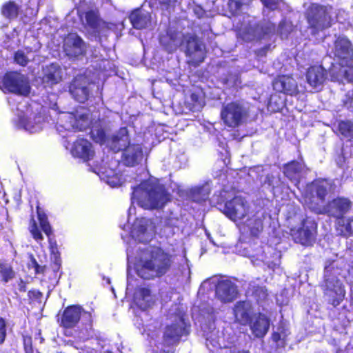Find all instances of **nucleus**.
I'll return each instance as SVG.
<instances>
[{
    "mask_svg": "<svg viewBox=\"0 0 353 353\" xmlns=\"http://www.w3.org/2000/svg\"><path fill=\"white\" fill-rule=\"evenodd\" d=\"M0 275L4 282H8L14 277V272L10 265L0 261Z\"/></svg>",
    "mask_w": 353,
    "mask_h": 353,
    "instance_id": "nucleus-43",
    "label": "nucleus"
},
{
    "mask_svg": "<svg viewBox=\"0 0 353 353\" xmlns=\"http://www.w3.org/2000/svg\"><path fill=\"white\" fill-rule=\"evenodd\" d=\"M333 54L339 61L347 62L353 57V46L345 36H339L334 41Z\"/></svg>",
    "mask_w": 353,
    "mask_h": 353,
    "instance_id": "nucleus-17",
    "label": "nucleus"
},
{
    "mask_svg": "<svg viewBox=\"0 0 353 353\" xmlns=\"http://www.w3.org/2000/svg\"><path fill=\"white\" fill-rule=\"evenodd\" d=\"M6 336V323L3 319L0 318V344H2Z\"/></svg>",
    "mask_w": 353,
    "mask_h": 353,
    "instance_id": "nucleus-51",
    "label": "nucleus"
},
{
    "mask_svg": "<svg viewBox=\"0 0 353 353\" xmlns=\"http://www.w3.org/2000/svg\"><path fill=\"white\" fill-rule=\"evenodd\" d=\"M30 232L34 239L37 242H39L43 239V236L39 232L34 220H32L30 225Z\"/></svg>",
    "mask_w": 353,
    "mask_h": 353,
    "instance_id": "nucleus-47",
    "label": "nucleus"
},
{
    "mask_svg": "<svg viewBox=\"0 0 353 353\" xmlns=\"http://www.w3.org/2000/svg\"><path fill=\"white\" fill-rule=\"evenodd\" d=\"M235 320L241 325H247L252 323V307L250 301H239L233 307Z\"/></svg>",
    "mask_w": 353,
    "mask_h": 353,
    "instance_id": "nucleus-19",
    "label": "nucleus"
},
{
    "mask_svg": "<svg viewBox=\"0 0 353 353\" xmlns=\"http://www.w3.org/2000/svg\"><path fill=\"white\" fill-rule=\"evenodd\" d=\"M100 178L111 187H117L121 184V176L113 169L100 170L98 172Z\"/></svg>",
    "mask_w": 353,
    "mask_h": 353,
    "instance_id": "nucleus-32",
    "label": "nucleus"
},
{
    "mask_svg": "<svg viewBox=\"0 0 353 353\" xmlns=\"http://www.w3.org/2000/svg\"><path fill=\"white\" fill-rule=\"evenodd\" d=\"M273 89L287 95L295 96L299 90L296 80L290 75H279L272 82Z\"/></svg>",
    "mask_w": 353,
    "mask_h": 353,
    "instance_id": "nucleus-18",
    "label": "nucleus"
},
{
    "mask_svg": "<svg viewBox=\"0 0 353 353\" xmlns=\"http://www.w3.org/2000/svg\"><path fill=\"white\" fill-rule=\"evenodd\" d=\"M0 89L4 92L26 96L30 92V86L24 75L17 72H8L0 79Z\"/></svg>",
    "mask_w": 353,
    "mask_h": 353,
    "instance_id": "nucleus-9",
    "label": "nucleus"
},
{
    "mask_svg": "<svg viewBox=\"0 0 353 353\" xmlns=\"http://www.w3.org/2000/svg\"><path fill=\"white\" fill-rule=\"evenodd\" d=\"M143 152L140 145L130 144L123 151L122 160L124 164L134 166L142 160Z\"/></svg>",
    "mask_w": 353,
    "mask_h": 353,
    "instance_id": "nucleus-23",
    "label": "nucleus"
},
{
    "mask_svg": "<svg viewBox=\"0 0 353 353\" xmlns=\"http://www.w3.org/2000/svg\"><path fill=\"white\" fill-rule=\"evenodd\" d=\"M327 71L321 65L310 66L306 72L307 82L316 88L322 85L327 78Z\"/></svg>",
    "mask_w": 353,
    "mask_h": 353,
    "instance_id": "nucleus-22",
    "label": "nucleus"
},
{
    "mask_svg": "<svg viewBox=\"0 0 353 353\" xmlns=\"http://www.w3.org/2000/svg\"><path fill=\"white\" fill-rule=\"evenodd\" d=\"M258 25H248L239 31V37L244 42H252L257 39Z\"/></svg>",
    "mask_w": 353,
    "mask_h": 353,
    "instance_id": "nucleus-33",
    "label": "nucleus"
},
{
    "mask_svg": "<svg viewBox=\"0 0 353 353\" xmlns=\"http://www.w3.org/2000/svg\"><path fill=\"white\" fill-rule=\"evenodd\" d=\"M181 46L184 49L188 63L197 67L204 61L206 50L204 43L195 34H185L183 37Z\"/></svg>",
    "mask_w": 353,
    "mask_h": 353,
    "instance_id": "nucleus-5",
    "label": "nucleus"
},
{
    "mask_svg": "<svg viewBox=\"0 0 353 353\" xmlns=\"http://www.w3.org/2000/svg\"><path fill=\"white\" fill-rule=\"evenodd\" d=\"M176 326L175 324L168 325L165 327L163 334V351L174 353L176 342Z\"/></svg>",
    "mask_w": 353,
    "mask_h": 353,
    "instance_id": "nucleus-30",
    "label": "nucleus"
},
{
    "mask_svg": "<svg viewBox=\"0 0 353 353\" xmlns=\"http://www.w3.org/2000/svg\"><path fill=\"white\" fill-rule=\"evenodd\" d=\"M302 168L301 163L293 160L284 165V174L290 180L294 179L301 172Z\"/></svg>",
    "mask_w": 353,
    "mask_h": 353,
    "instance_id": "nucleus-36",
    "label": "nucleus"
},
{
    "mask_svg": "<svg viewBox=\"0 0 353 353\" xmlns=\"http://www.w3.org/2000/svg\"><path fill=\"white\" fill-rule=\"evenodd\" d=\"M170 265L169 256L160 248L147 247L141 249L134 263L139 276L150 279L165 274Z\"/></svg>",
    "mask_w": 353,
    "mask_h": 353,
    "instance_id": "nucleus-1",
    "label": "nucleus"
},
{
    "mask_svg": "<svg viewBox=\"0 0 353 353\" xmlns=\"http://www.w3.org/2000/svg\"><path fill=\"white\" fill-rule=\"evenodd\" d=\"M176 0H160V2L164 4H170L172 3H174Z\"/></svg>",
    "mask_w": 353,
    "mask_h": 353,
    "instance_id": "nucleus-56",
    "label": "nucleus"
},
{
    "mask_svg": "<svg viewBox=\"0 0 353 353\" xmlns=\"http://www.w3.org/2000/svg\"><path fill=\"white\" fill-rule=\"evenodd\" d=\"M92 137L101 144H106L111 150L119 151L125 150L130 144L128 132L125 128H122L111 139H107L103 130H92Z\"/></svg>",
    "mask_w": 353,
    "mask_h": 353,
    "instance_id": "nucleus-8",
    "label": "nucleus"
},
{
    "mask_svg": "<svg viewBox=\"0 0 353 353\" xmlns=\"http://www.w3.org/2000/svg\"><path fill=\"white\" fill-rule=\"evenodd\" d=\"M130 20L134 28L143 29L147 28L150 24L151 15L148 11L141 8L131 13Z\"/></svg>",
    "mask_w": 353,
    "mask_h": 353,
    "instance_id": "nucleus-26",
    "label": "nucleus"
},
{
    "mask_svg": "<svg viewBox=\"0 0 353 353\" xmlns=\"http://www.w3.org/2000/svg\"><path fill=\"white\" fill-rule=\"evenodd\" d=\"M220 116L225 125L234 129L243 123L247 111L239 102L231 101L223 105Z\"/></svg>",
    "mask_w": 353,
    "mask_h": 353,
    "instance_id": "nucleus-7",
    "label": "nucleus"
},
{
    "mask_svg": "<svg viewBox=\"0 0 353 353\" xmlns=\"http://www.w3.org/2000/svg\"><path fill=\"white\" fill-rule=\"evenodd\" d=\"M244 4L243 0H228V6L230 12L236 15Z\"/></svg>",
    "mask_w": 353,
    "mask_h": 353,
    "instance_id": "nucleus-45",
    "label": "nucleus"
},
{
    "mask_svg": "<svg viewBox=\"0 0 353 353\" xmlns=\"http://www.w3.org/2000/svg\"><path fill=\"white\" fill-rule=\"evenodd\" d=\"M250 290H251V295L254 298L257 303H261L267 300L268 293L265 286L256 285H253Z\"/></svg>",
    "mask_w": 353,
    "mask_h": 353,
    "instance_id": "nucleus-40",
    "label": "nucleus"
},
{
    "mask_svg": "<svg viewBox=\"0 0 353 353\" xmlns=\"http://www.w3.org/2000/svg\"><path fill=\"white\" fill-rule=\"evenodd\" d=\"M337 130L343 137L350 141L353 139V121L351 120L339 121Z\"/></svg>",
    "mask_w": 353,
    "mask_h": 353,
    "instance_id": "nucleus-38",
    "label": "nucleus"
},
{
    "mask_svg": "<svg viewBox=\"0 0 353 353\" xmlns=\"http://www.w3.org/2000/svg\"><path fill=\"white\" fill-rule=\"evenodd\" d=\"M238 295L236 285L228 279L219 280L216 284L215 296L222 303L233 301Z\"/></svg>",
    "mask_w": 353,
    "mask_h": 353,
    "instance_id": "nucleus-16",
    "label": "nucleus"
},
{
    "mask_svg": "<svg viewBox=\"0 0 353 353\" xmlns=\"http://www.w3.org/2000/svg\"><path fill=\"white\" fill-rule=\"evenodd\" d=\"M221 212L230 220H241L247 216L249 211L248 202L241 196H235L227 201Z\"/></svg>",
    "mask_w": 353,
    "mask_h": 353,
    "instance_id": "nucleus-14",
    "label": "nucleus"
},
{
    "mask_svg": "<svg viewBox=\"0 0 353 353\" xmlns=\"http://www.w3.org/2000/svg\"><path fill=\"white\" fill-rule=\"evenodd\" d=\"M176 36L174 33L168 32L166 35H163L161 37V43L168 48H172V46H175Z\"/></svg>",
    "mask_w": 353,
    "mask_h": 353,
    "instance_id": "nucleus-46",
    "label": "nucleus"
},
{
    "mask_svg": "<svg viewBox=\"0 0 353 353\" xmlns=\"http://www.w3.org/2000/svg\"><path fill=\"white\" fill-rule=\"evenodd\" d=\"M14 59L18 64L25 65L28 62L29 57L23 51L19 50L15 54Z\"/></svg>",
    "mask_w": 353,
    "mask_h": 353,
    "instance_id": "nucleus-49",
    "label": "nucleus"
},
{
    "mask_svg": "<svg viewBox=\"0 0 353 353\" xmlns=\"http://www.w3.org/2000/svg\"><path fill=\"white\" fill-rule=\"evenodd\" d=\"M346 77L348 79V81L353 84V70L350 74H346Z\"/></svg>",
    "mask_w": 353,
    "mask_h": 353,
    "instance_id": "nucleus-55",
    "label": "nucleus"
},
{
    "mask_svg": "<svg viewBox=\"0 0 353 353\" xmlns=\"http://www.w3.org/2000/svg\"><path fill=\"white\" fill-rule=\"evenodd\" d=\"M271 339L274 343H278L281 339V334L278 332H274L272 334Z\"/></svg>",
    "mask_w": 353,
    "mask_h": 353,
    "instance_id": "nucleus-54",
    "label": "nucleus"
},
{
    "mask_svg": "<svg viewBox=\"0 0 353 353\" xmlns=\"http://www.w3.org/2000/svg\"><path fill=\"white\" fill-rule=\"evenodd\" d=\"M82 314L81 308L79 306H71L66 308L64 311L62 324L65 327H72L79 321Z\"/></svg>",
    "mask_w": 353,
    "mask_h": 353,
    "instance_id": "nucleus-29",
    "label": "nucleus"
},
{
    "mask_svg": "<svg viewBox=\"0 0 353 353\" xmlns=\"http://www.w3.org/2000/svg\"><path fill=\"white\" fill-rule=\"evenodd\" d=\"M63 71L58 64H51L43 69V82L48 86L59 83L63 77Z\"/></svg>",
    "mask_w": 353,
    "mask_h": 353,
    "instance_id": "nucleus-24",
    "label": "nucleus"
},
{
    "mask_svg": "<svg viewBox=\"0 0 353 353\" xmlns=\"http://www.w3.org/2000/svg\"><path fill=\"white\" fill-rule=\"evenodd\" d=\"M352 205L348 198L338 196L328 201L323 208L314 207L313 210L317 214H326L338 221H344V215L350 210Z\"/></svg>",
    "mask_w": 353,
    "mask_h": 353,
    "instance_id": "nucleus-11",
    "label": "nucleus"
},
{
    "mask_svg": "<svg viewBox=\"0 0 353 353\" xmlns=\"http://www.w3.org/2000/svg\"><path fill=\"white\" fill-rule=\"evenodd\" d=\"M134 303L141 310H146L154 303L153 296L148 288H138L134 295Z\"/></svg>",
    "mask_w": 353,
    "mask_h": 353,
    "instance_id": "nucleus-28",
    "label": "nucleus"
},
{
    "mask_svg": "<svg viewBox=\"0 0 353 353\" xmlns=\"http://www.w3.org/2000/svg\"><path fill=\"white\" fill-rule=\"evenodd\" d=\"M331 6L312 3L305 12L307 28L312 35H316L332 26Z\"/></svg>",
    "mask_w": 353,
    "mask_h": 353,
    "instance_id": "nucleus-4",
    "label": "nucleus"
},
{
    "mask_svg": "<svg viewBox=\"0 0 353 353\" xmlns=\"http://www.w3.org/2000/svg\"><path fill=\"white\" fill-rule=\"evenodd\" d=\"M341 268L336 261L328 259L324 267L323 279L321 284L323 298L326 303L334 307L339 306L345 299V285L339 279Z\"/></svg>",
    "mask_w": 353,
    "mask_h": 353,
    "instance_id": "nucleus-3",
    "label": "nucleus"
},
{
    "mask_svg": "<svg viewBox=\"0 0 353 353\" xmlns=\"http://www.w3.org/2000/svg\"><path fill=\"white\" fill-rule=\"evenodd\" d=\"M177 194L179 196H182L183 194V191L180 190L179 188H178V192H177Z\"/></svg>",
    "mask_w": 353,
    "mask_h": 353,
    "instance_id": "nucleus-57",
    "label": "nucleus"
},
{
    "mask_svg": "<svg viewBox=\"0 0 353 353\" xmlns=\"http://www.w3.org/2000/svg\"><path fill=\"white\" fill-rule=\"evenodd\" d=\"M203 290V287L200 289V292H202Z\"/></svg>",
    "mask_w": 353,
    "mask_h": 353,
    "instance_id": "nucleus-60",
    "label": "nucleus"
},
{
    "mask_svg": "<svg viewBox=\"0 0 353 353\" xmlns=\"http://www.w3.org/2000/svg\"><path fill=\"white\" fill-rule=\"evenodd\" d=\"M193 12L198 19H202L206 15V11L200 5H194Z\"/></svg>",
    "mask_w": 353,
    "mask_h": 353,
    "instance_id": "nucleus-53",
    "label": "nucleus"
},
{
    "mask_svg": "<svg viewBox=\"0 0 353 353\" xmlns=\"http://www.w3.org/2000/svg\"><path fill=\"white\" fill-rule=\"evenodd\" d=\"M134 209H133L132 207L130 208L129 209V214H131L132 213V211H134Z\"/></svg>",
    "mask_w": 353,
    "mask_h": 353,
    "instance_id": "nucleus-58",
    "label": "nucleus"
},
{
    "mask_svg": "<svg viewBox=\"0 0 353 353\" xmlns=\"http://www.w3.org/2000/svg\"><path fill=\"white\" fill-rule=\"evenodd\" d=\"M340 231V235L348 238L353 236V216H350L344 221H338V228Z\"/></svg>",
    "mask_w": 353,
    "mask_h": 353,
    "instance_id": "nucleus-37",
    "label": "nucleus"
},
{
    "mask_svg": "<svg viewBox=\"0 0 353 353\" xmlns=\"http://www.w3.org/2000/svg\"><path fill=\"white\" fill-rule=\"evenodd\" d=\"M210 194V188L204 185L192 187L187 192L188 197L191 201L196 203L205 201Z\"/></svg>",
    "mask_w": 353,
    "mask_h": 353,
    "instance_id": "nucleus-31",
    "label": "nucleus"
},
{
    "mask_svg": "<svg viewBox=\"0 0 353 353\" xmlns=\"http://www.w3.org/2000/svg\"><path fill=\"white\" fill-rule=\"evenodd\" d=\"M245 225L247 226L251 235L254 236H257L263 228L262 220L256 216L249 217L245 221Z\"/></svg>",
    "mask_w": 353,
    "mask_h": 353,
    "instance_id": "nucleus-35",
    "label": "nucleus"
},
{
    "mask_svg": "<svg viewBox=\"0 0 353 353\" xmlns=\"http://www.w3.org/2000/svg\"><path fill=\"white\" fill-rule=\"evenodd\" d=\"M21 108H17L18 121L20 128H23L25 130L30 133H35L39 132L44 125V119L42 115L34 111L32 106L26 107V110H23V105Z\"/></svg>",
    "mask_w": 353,
    "mask_h": 353,
    "instance_id": "nucleus-10",
    "label": "nucleus"
},
{
    "mask_svg": "<svg viewBox=\"0 0 353 353\" xmlns=\"http://www.w3.org/2000/svg\"><path fill=\"white\" fill-rule=\"evenodd\" d=\"M326 179H319L314 184V192L316 197L321 201L324 202L328 194L327 185L325 184Z\"/></svg>",
    "mask_w": 353,
    "mask_h": 353,
    "instance_id": "nucleus-39",
    "label": "nucleus"
},
{
    "mask_svg": "<svg viewBox=\"0 0 353 353\" xmlns=\"http://www.w3.org/2000/svg\"><path fill=\"white\" fill-rule=\"evenodd\" d=\"M89 123V118L84 113L78 112V115L75 116L70 112H63L58 118L57 130L60 134L64 131L83 130Z\"/></svg>",
    "mask_w": 353,
    "mask_h": 353,
    "instance_id": "nucleus-12",
    "label": "nucleus"
},
{
    "mask_svg": "<svg viewBox=\"0 0 353 353\" xmlns=\"http://www.w3.org/2000/svg\"><path fill=\"white\" fill-rule=\"evenodd\" d=\"M206 95L203 89L192 85L183 90V104L189 111H201L205 105Z\"/></svg>",
    "mask_w": 353,
    "mask_h": 353,
    "instance_id": "nucleus-13",
    "label": "nucleus"
},
{
    "mask_svg": "<svg viewBox=\"0 0 353 353\" xmlns=\"http://www.w3.org/2000/svg\"><path fill=\"white\" fill-rule=\"evenodd\" d=\"M343 103L348 109L353 108V90L346 93L345 98Z\"/></svg>",
    "mask_w": 353,
    "mask_h": 353,
    "instance_id": "nucleus-52",
    "label": "nucleus"
},
{
    "mask_svg": "<svg viewBox=\"0 0 353 353\" xmlns=\"http://www.w3.org/2000/svg\"><path fill=\"white\" fill-rule=\"evenodd\" d=\"M37 215L42 230L48 236H50L51 234V227L47 220L46 215L41 212L39 208H37Z\"/></svg>",
    "mask_w": 353,
    "mask_h": 353,
    "instance_id": "nucleus-44",
    "label": "nucleus"
},
{
    "mask_svg": "<svg viewBox=\"0 0 353 353\" xmlns=\"http://www.w3.org/2000/svg\"><path fill=\"white\" fill-rule=\"evenodd\" d=\"M83 315L87 316L88 317H90V314L88 312H83Z\"/></svg>",
    "mask_w": 353,
    "mask_h": 353,
    "instance_id": "nucleus-59",
    "label": "nucleus"
},
{
    "mask_svg": "<svg viewBox=\"0 0 353 353\" xmlns=\"http://www.w3.org/2000/svg\"><path fill=\"white\" fill-rule=\"evenodd\" d=\"M190 268L187 263V259L185 258V263L178 266V282L182 283H187L190 280Z\"/></svg>",
    "mask_w": 353,
    "mask_h": 353,
    "instance_id": "nucleus-42",
    "label": "nucleus"
},
{
    "mask_svg": "<svg viewBox=\"0 0 353 353\" xmlns=\"http://www.w3.org/2000/svg\"><path fill=\"white\" fill-rule=\"evenodd\" d=\"M252 334L258 338H263L268 332L270 320L265 315L259 313L254 322L250 324Z\"/></svg>",
    "mask_w": 353,
    "mask_h": 353,
    "instance_id": "nucleus-27",
    "label": "nucleus"
},
{
    "mask_svg": "<svg viewBox=\"0 0 353 353\" xmlns=\"http://www.w3.org/2000/svg\"><path fill=\"white\" fill-rule=\"evenodd\" d=\"M265 7L270 10H275L279 8L280 0H260Z\"/></svg>",
    "mask_w": 353,
    "mask_h": 353,
    "instance_id": "nucleus-50",
    "label": "nucleus"
},
{
    "mask_svg": "<svg viewBox=\"0 0 353 353\" xmlns=\"http://www.w3.org/2000/svg\"><path fill=\"white\" fill-rule=\"evenodd\" d=\"M154 225L148 219H137L131 228V236L134 239L141 242L150 241L154 235Z\"/></svg>",
    "mask_w": 353,
    "mask_h": 353,
    "instance_id": "nucleus-15",
    "label": "nucleus"
},
{
    "mask_svg": "<svg viewBox=\"0 0 353 353\" xmlns=\"http://www.w3.org/2000/svg\"><path fill=\"white\" fill-rule=\"evenodd\" d=\"M131 199L132 204L137 203L142 208L151 210L162 208L170 198L158 180L150 177L133 188Z\"/></svg>",
    "mask_w": 353,
    "mask_h": 353,
    "instance_id": "nucleus-2",
    "label": "nucleus"
},
{
    "mask_svg": "<svg viewBox=\"0 0 353 353\" xmlns=\"http://www.w3.org/2000/svg\"><path fill=\"white\" fill-rule=\"evenodd\" d=\"M19 7L13 1L5 3L1 8L2 14L9 19H14L17 17Z\"/></svg>",
    "mask_w": 353,
    "mask_h": 353,
    "instance_id": "nucleus-41",
    "label": "nucleus"
},
{
    "mask_svg": "<svg viewBox=\"0 0 353 353\" xmlns=\"http://www.w3.org/2000/svg\"><path fill=\"white\" fill-rule=\"evenodd\" d=\"M88 81L83 76H77L70 86V92L73 97L81 103L85 101L88 97Z\"/></svg>",
    "mask_w": 353,
    "mask_h": 353,
    "instance_id": "nucleus-21",
    "label": "nucleus"
},
{
    "mask_svg": "<svg viewBox=\"0 0 353 353\" xmlns=\"http://www.w3.org/2000/svg\"><path fill=\"white\" fill-rule=\"evenodd\" d=\"M190 327V324L185 323L183 319H180V322L178 321V341L179 337L188 335Z\"/></svg>",
    "mask_w": 353,
    "mask_h": 353,
    "instance_id": "nucleus-48",
    "label": "nucleus"
},
{
    "mask_svg": "<svg viewBox=\"0 0 353 353\" xmlns=\"http://www.w3.org/2000/svg\"><path fill=\"white\" fill-rule=\"evenodd\" d=\"M64 51L70 57H76L84 52V43L76 34H70L64 39Z\"/></svg>",
    "mask_w": 353,
    "mask_h": 353,
    "instance_id": "nucleus-20",
    "label": "nucleus"
},
{
    "mask_svg": "<svg viewBox=\"0 0 353 353\" xmlns=\"http://www.w3.org/2000/svg\"><path fill=\"white\" fill-rule=\"evenodd\" d=\"M87 25L96 32H100L105 26V22L101 21L97 13L94 11L88 12L85 14Z\"/></svg>",
    "mask_w": 353,
    "mask_h": 353,
    "instance_id": "nucleus-34",
    "label": "nucleus"
},
{
    "mask_svg": "<svg viewBox=\"0 0 353 353\" xmlns=\"http://www.w3.org/2000/svg\"><path fill=\"white\" fill-rule=\"evenodd\" d=\"M317 227V223L312 218L306 216L299 228L291 229L290 234L295 243L310 246L316 239Z\"/></svg>",
    "mask_w": 353,
    "mask_h": 353,
    "instance_id": "nucleus-6",
    "label": "nucleus"
},
{
    "mask_svg": "<svg viewBox=\"0 0 353 353\" xmlns=\"http://www.w3.org/2000/svg\"><path fill=\"white\" fill-rule=\"evenodd\" d=\"M71 153L74 157L87 160L92 157L94 151L91 143L88 141L79 139L74 143L71 148Z\"/></svg>",
    "mask_w": 353,
    "mask_h": 353,
    "instance_id": "nucleus-25",
    "label": "nucleus"
},
{
    "mask_svg": "<svg viewBox=\"0 0 353 353\" xmlns=\"http://www.w3.org/2000/svg\"><path fill=\"white\" fill-rule=\"evenodd\" d=\"M129 285H130V284L128 285L127 290H129Z\"/></svg>",
    "mask_w": 353,
    "mask_h": 353,
    "instance_id": "nucleus-61",
    "label": "nucleus"
}]
</instances>
